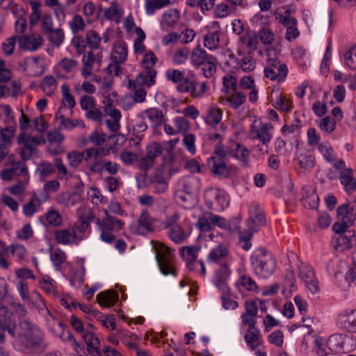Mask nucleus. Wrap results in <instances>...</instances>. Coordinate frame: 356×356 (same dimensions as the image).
I'll list each match as a JSON object with an SVG mask.
<instances>
[{
    "label": "nucleus",
    "mask_w": 356,
    "mask_h": 356,
    "mask_svg": "<svg viewBox=\"0 0 356 356\" xmlns=\"http://www.w3.org/2000/svg\"><path fill=\"white\" fill-rule=\"evenodd\" d=\"M17 342L20 350L30 351L39 346L44 339V334L40 327L26 318L19 320L16 327Z\"/></svg>",
    "instance_id": "f257e3e1"
},
{
    "label": "nucleus",
    "mask_w": 356,
    "mask_h": 356,
    "mask_svg": "<svg viewBox=\"0 0 356 356\" xmlns=\"http://www.w3.org/2000/svg\"><path fill=\"white\" fill-rule=\"evenodd\" d=\"M250 262L254 273L261 278L270 277L277 267L274 257L263 248H257L252 252Z\"/></svg>",
    "instance_id": "f03ea898"
},
{
    "label": "nucleus",
    "mask_w": 356,
    "mask_h": 356,
    "mask_svg": "<svg viewBox=\"0 0 356 356\" xmlns=\"http://www.w3.org/2000/svg\"><path fill=\"white\" fill-rule=\"evenodd\" d=\"M104 217L98 218L96 220V225L100 233V239L106 243L111 244L115 241V234L124 229V222L110 215L108 210H104Z\"/></svg>",
    "instance_id": "7ed1b4c3"
},
{
    "label": "nucleus",
    "mask_w": 356,
    "mask_h": 356,
    "mask_svg": "<svg viewBox=\"0 0 356 356\" xmlns=\"http://www.w3.org/2000/svg\"><path fill=\"white\" fill-rule=\"evenodd\" d=\"M28 176L30 175L26 163L20 161L13 154H10L0 172V178L4 181H10L17 177Z\"/></svg>",
    "instance_id": "20e7f679"
},
{
    "label": "nucleus",
    "mask_w": 356,
    "mask_h": 356,
    "mask_svg": "<svg viewBox=\"0 0 356 356\" xmlns=\"http://www.w3.org/2000/svg\"><path fill=\"white\" fill-rule=\"evenodd\" d=\"M264 72L267 79L283 83L288 75L289 70L286 65L281 63L277 58L274 51H268L267 65Z\"/></svg>",
    "instance_id": "39448f33"
},
{
    "label": "nucleus",
    "mask_w": 356,
    "mask_h": 356,
    "mask_svg": "<svg viewBox=\"0 0 356 356\" xmlns=\"http://www.w3.org/2000/svg\"><path fill=\"white\" fill-rule=\"evenodd\" d=\"M175 250L171 249L165 245H160L159 248L156 249V259L160 271L165 276H177L173 260Z\"/></svg>",
    "instance_id": "423d86ee"
},
{
    "label": "nucleus",
    "mask_w": 356,
    "mask_h": 356,
    "mask_svg": "<svg viewBox=\"0 0 356 356\" xmlns=\"http://www.w3.org/2000/svg\"><path fill=\"white\" fill-rule=\"evenodd\" d=\"M204 197L207 207L216 211H222L229 204L228 195L224 190L218 188H207L204 191Z\"/></svg>",
    "instance_id": "0eeeda50"
},
{
    "label": "nucleus",
    "mask_w": 356,
    "mask_h": 356,
    "mask_svg": "<svg viewBox=\"0 0 356 356\" xmlns=\"http://www.w3.org/2000/svg\"><path fill=\"white\" fill-rule=\"evenodd\" d=\"M226 159L214 154L208 159L207 165L211 172L216 177L227 178L235 170L236 168L232 165H227Z\"/></svg>",
    "instance_id": "6e6552de"
},
{
    "label": "nucleus",
    "mask_w": 356,
    "mask_h": 356,
    "mask_svg": "<svg viewBox=\"0 0 356 356\" xmlns=\"http://www.w3.org/2000/svg\"><path fill=\"white\" fill-rule=\"evenodd\" d=\"M156 220L152 218L147 211L141 212L136 222L131 224V232L137 235H145L149 232H154Z\"/></svg>",
    "instance_id": "1a4fd4ad"
},
{
    "label": "nucleus",
    "mask_w": 356,
    "mask_h": 356,
    "mask_svg": "<svg viewBox=\"0 0 356 356\" xmlns=\"http://www.w3.org/2000/svg\"><path fill=\"white\" fill-rule=\"evenodd\" d=\"M299 277L303 282L305 287L312 294H316L320 291L319 283L315 276L314 270L310 265L301 264L298 267Z\"/></svg>",
    "instance_id": "9d476101"
},
{
    "label": "nucleus",
    "mask_w": 356,
    "mask_h": 356,
    "mask_svg": "<svg viewBox=\"0 0 356 356\" xmlns=\"http://www.w3.org/2000/svg\"><path fill=\"white\" fill-rule=\"evenodd\" d=\"M337 325L346 331L356 333V309L341 310L336 321Z\"/></svg>",
    "instance_id": "9b49d317"
},
{
    "label": "nucleus",
    "mask_w": 356,
    "mask_h": 356,
    "mask_svg": "<svg viewBox=\"0 0 356 356\" xmlns=\"http://www.w3.org/2000/svg\"><path fill=\"white\" fill-rule=\"evenodd\" d=\"M0 330L7 331L12 338L16 337V322L8 307L0 305Z\"/></svg>",
    "instance_id": "f8f14e48"
},
{
    "label": "nucleus",
    "mask_w": 356,
    "mask_h": 356,
    "mask_svg": "<svg viewBox=\"0 0 356 356\" xmlns=\"http://www.w3.org/2000/svg\"><path fill=\"white\" fill-rule=\"evenodd\" d=\"M19 65L23 71L30 76H39L44 72V67L38 56L26 58Z\"/></svg>",
    "instance_id": "ddd939ff"
},
{
    "label": "nucleus",
    "mask_w": 356,
    "mask_h": 356,
    "mask_svg": "<svg viewBox=\"0 0 356 356\" xmlns=\"http://www.w3.org/2000/svg\"><path fill=\"white\" fill-rule=\"evenodd\" d=\"M99 150L95 147L88 148L85 151H72L67 153V159L69 165L74 168L79 167L83 161H88L92 155H98Z\"/></svg>",
    "instance_id": "4468645a"
},
{
    "label": "nucleus",
    "mask_w": 356,
    "mask_h": 356,
    "mask_svg": "<svg viewBox=\"0 0 356 356\" xmlns=\"http://www.w3.org/2000/svg\"><path fill=\"white\" fill-rule=\"evenodd\" d=\"M273 127L271 123L261 122L259 127L252 125L250 135L252 138L259 140L263 145H267L273 138L271 130Z\"/></svg>",
    "instance_id": "2eb2a0df"
},
{
    "label": "nucleus",
    "mask_w": 356,
    "mask_h": 356,
    "mask_svg": "<svg viewBox=\"0 0 356 356\" xmlns=\"http://www.w3.org/2000/svg\"><path fill=\"white\" fill-rule=\"evenodd\" d=\"M18 42L21 50L35 51L42 45L43 39L40 35L33 33L19 36Z\"/></svg>",
    "instance_id": "dca6fc26"
},
{
    "label": "nucleus",
    "mask_w": 356,
    "mask_h": 356,
    "mask_svg": "<svg viewBox=\"0 0 356 356\" xmlns=\"http://www.w3.org/2000/svg\"><path fill=\"white\" fill-rule=\"evenodd\" d=\"M78 237L70 225L65 228L56 229L54 232V239L58 244L67 245H78Z\"/></svg>",
    "instance_id": "f3484780"
},
{
    "label": "nucleus",
    "mask_w": 356,
    "mask_h": 356,
    "mask_svg": "<svg viewBox=\"0 0 356 356\" xmlns=\"http://www.w3.org/2000/svg\"><path fill=\"white\" fill-rule=\"evenodd\" d=\"M147 118L154 130L160 128L165 121L163 111L158 108H149L141 112L138 118L144 119Z\"/></svg>",
    "instance_id": "a211bd4d"
},
{
    "label": "nucleus",
    "mask_w": 356,
    "mask_h": 356,
    "mask_svg": "<svg viewBox=\"0 0 356 356\" xmlns=\"http://www.w3.org/2000/svg\"><path fill=\"white\" fill-rule=\"evenodd\" d=\"M255 325L248 324L247 333L244 336L248 346L252 350H256L262 344L261 332Z\"/></svg>",
    "instance_id": "6ab92c4d"
},
{
    "label": "nucleus",
    "mask_w": 356,
    "mask_h": 356,
    "mask_svg": "<svg viewBox=\"0 0 356 356\" xmlns=\"http://www.w3.org/2000/svg\"><path fill=\"white\" fill-rule=\"evenodd\" d=\"M179 188L187 195L197 193L200 187V180L195 176L182 177L178 182Z\"/></svg>",
    "instance_id": "aec40b11"
},
{
    "label": "nucleus",
    "mask_w": 356,
    "mask_h": 356,
    "mask_svg": "<svg viewBox=\"0 0 356 356\" xmlns=\"http://www.w3.org/2000/svg\"><path fill=\"white\" fill-rule=\"evenodd\" d=\"M339 180L348 194L356 191V179L354 177L353 170L351 168L341 170L339 175Z\"/></svg>",
    "instance_id": "412c9836"
},
{
    "label": "nucleus",
    "mask_w": 356,
    "mask_h": 356,
    "mask_svg": "<svg viewBox=\"0 0 356 356\" xmlns=\"http://www.w3.org/2000/svg\"><path fill=\"white\" fill-rule=\"evenodd\" d=\"M180 92H191L194 98H199L203 96L207 90V83L206 81L195 82L189 80L185 86H180Z\"/></svg>",
    "instance_id": "4be33fe9"
},
{
    "label": "nucleus",
    "mask_w": 356,
    "mask_h": 356,
    "mask_svg": "<svg viewBox=\"0 0 356 356\" xmlns=\"http://www.w3.org/2000/svg\"><path fill=\"white\" fill-rule=\"evenodd\" d=\"M83 339L87 345V350L92 356H103L100 350V341L98 337L91 332L83 334Z\"/></svg>",
    "instance_id": "5701e85b"
},
{
    "label": "nucleus",
    "mask_w": 356,
    "mask_h": 356,
    "mask_svg": "<svg viewBox=\"0 0 356 356\" xmlns=\"http://www.w3.org/2000/svg\"><path fill=\"white\" fill-rule=\"evenodd\" d=\"M156 76V71H143L138 74L134 81H129L130 84H135L136 86H147L148 88L152 86L155 83V79Z\"/></svg>",
    "instance_id": "b1692460"
},
{
    "label": "nucleus",
    "mask_w": 356,
    "mask_h": 356,
    "mask_svg": "<svg viewBox=\"0 0 356 356\" xmlns=\"http://www.w3.org/2000/svg\"><path fill=\"white\" fill-rule=\"evenodd\" d=\"M209 216L212 225L218 226L220 228L228 230L230 232H235L238 229L239 220L236 218L231 221H227L224 218L212 213H209Z\"/></svg>",
    "instance_id": "393cba45"
},
{
    "label": "nucleus",
    "mask_w": 356,
    "mask_h": 356,
    "mask_svg": "<svg viewBox=\"0 0 356 356\" xmlns=\"http://www.w3.org/2000/svg\"><path fill=\"white\" fill-rule=\"evenodd\" d=\"M245 312L241 315L242 323L243 325L256 324L255 319L258 313V307L257 302L253 300H247L245 302Z\"/></svg>",
    "instance_id": "a878e982"
},
{
    "label": "nucleus",
    "mask_w": 356,
    "mask_h": 356,
    "mask_svg": "<svg viewBox=\"0 0 356 356\" xmlns=\"http://www.w3.org/2000/svg\"><path fill=\"white\" fill-rule=\"evenodd\" d=\"M294 161L298 164L300 169L304 173L310 172L315 165V157L309 152L305 154L297 153Z\"/></svg>",
    "instance_id": "bb28decb"
},
{
    "label": "nucleus",
    "mask_w": 356,
    "mask_h": 356,
    "mask_svg": "<svg viewBox=\"0 0 356 356\" xmlns=\"http://www.w3.org/2000/svg\"><path fill=\"white\" fill-rule=\"evenodd\" d=\"M304 207L315 209L318 206L319 197L318 194L311 188H302V197L301 199Z\"/></svg>",
    "instance_id": "cd10ccee"
},
{
    "label": "nucleus",
    "mask_w": 356,
    "mask_h": 356,
    "mask_svg": "<svg viewBox=\"0 0 356 356\" xmlns=\"http://www.w3.org/2000/svg\"><path fill=\"white\" fill-rule=\"evenodd\" d=\"M229 153L232 154L231 157L236 159L242 165H248L250 152L245 146L235 141L232 143V147Z\"/></svg>",
    "instance_id": "c85d7f7f"
},
{
    "label": "nucleus",
    "mask_w": 356,
    "mask_h": 356,
    "mask_svg": "<svg viewBox=\"0 0 356 356\" xmlns=\"http://www.w3.org/2000/svg\"><path fill=\"white\" fill-rule=\"evenodd\" d=\"M355 237V231L348 230L344 234H341L337 236L333 242L334 246L336 250L339 251H344L350 249L352 247L353 238Z\"/></svg>",
    "instance_id": "c756f323"
},
{
    "label": "nucleus",
    "mask_w": 356,
    "mask_h": 356,
    "mask_svg": "<svg viewBox=\"0 0 356 356\" xmlns=\"http://www.w3.org/2000/svg\"><path fill=\"white\" fill-rule=\"evenodd\" d=\"M346 336L342 334L331 335L327 340L328 350L332 354H337L343 351V344Z\"/></svg>",
    "instance_id": "7c9ffc66"
},
{
    "label": "nucleus",
    "mask_w": 356,
    "mask_h": 356,
    "mask_svg": "<svg viewBox=\"0 0 356 356\" xmlns=\"http://www.w3.org/2000/svg\"><path fill=\"white\" fill-rule=\"evenodd\" d=\"M212 55L207 52L200 46L194 48L190 54L191 64L195 68L200 67Z\"/></svg>",
    "instance_id": "2f4dec72"
},
{
    "label": "nucleus",
    "mask_w": 356,
    "mask_h": 356,
    "mask_svg": "<svg viewBox=\"0 0 356 356\" xmlns=\"http://www.w3.org/2000/svg\"><path fill=\"white\" fill-rule=\"evenodd\" d=\"M15 131L16 129L13 126L0 129V150H8L10 148Z\"/></svg>",
    "instance_id": "473e14b6"
},
{
    "label": "nucleus",
    "mask_w": 356,
    "mask_h": 356,
    "mask_svg": "<svg viewBox=\"0 0 356 356\" xmlns=\"http://www.w3.org/2000/svg\"><path fill=\"white\" fill-rule=\"evenodd\" d=\"M96 299L100 306L110 307L118 302V294L115 291L108 290L97 294Z\"/></svg>",
    "instance_id": "72a5a7b5"
},
{
    "label": "nucleus",
    "mask_w": 356,
    "mask_h": 356,
    "mask_svg": "<svg viewBox=\"0 0 356 356\" xmlns=\"http://www.w3.org/2000/svg\"><path fill=\"white\" fill-rule=\"evenodd\" d=\"M228 255V250L223 245H218L211 249L207 256L209 264H218L224 261Z\"/></svg>",
    "instance_id": "f704fd0d"
},
{
    "label": "nucleus",
    "mask_w": 356,
    "mask_h": 356,
    "mask_svg": "<svg viewBox=\"0 0 356 356\" xmlns=\"http://www.w3.org/2000/svg\"><path fill=\"white\" fill-rule=\"evenodd\" d=\"M59 327L62 330V332L60 334V338L63 341L69 342L72 346L74 351L80 356H83L85 354L83 348L78 343V341L74 337L72 333L67 330L65 331L63 327V324L61 322L58 323Z\"/></svg>",
    "instance_id": "c9c22d12"
},
{
    "label": "nucleus",
    "mask_w": 356,
    "mask_h": 356,
    "mask_svg": "<svg viewBox=\"0 0 356 356\" xmlns=\"http://www.w3.org/2000/svg\"><path fill=\"white\" fill-rule=\"evenodd\" d=\"M127 44L124 42H119L113 47L111 52V60L121 64L127 60Z\"/></svg>",
    "instance_id": "e433bc0d"
},
{
    "label": "nucleus",
    "mask_w": 356,
    "mask_h": 356,
    "mask_svg": "<svg viewBox=\"0 0 356 356\" xmlns=\"http://www.w3.org/2000/svg\"><path fill=\"white\" fill-rule=\"evenodd\" d=\"M168 236L174 243L181 244L187 240L190 233L184 230L181 225H178L168 229Z\"/></svg>",
    "instance_id": "4c0bfd02"
},
{
    "label": "nucleus",
    "mask_w": 356,
    "mask_h": 356,
    "mask_svg": "<svg viewBox=\"0 0 356 356\" xmlns=\"http://www.w3.org/2000/svg\"><path fill=\"white\" fill-rule=\"evenodd\" d=\"M337 211L339 220H350L351 223L353 224L356 216V210L354 208L353 204H341L337 208Z\"/></svg>",
    "instance_id": "58836bf2"
},
{
    "label": "nucleus",
    "mask_w": 356,
    "mask_h": 356,
    "mask_svg": "<svg viewBox=\"0 0 356 356\" xmlns=\"http://www.w3.org/2000/svg\"><path fill=\"white\" fill-rule=\"evenodd\" d=\"M99 54L95 55L92 51H87L84 54L82 62L83 63V67L81 70V74L87 78L92 70V66L95 62H99Z\"/></svg>",
    "instance_id": "ea45409f"
},
{
    "label": "nucleus",
    "mask_w": 356,
    "mask_h": 356,
    "mask_svg": "<svg viewBox=\"0 0 356 356\" xmlns=\"http://www.w3.org/2000/svg\"><path fill=\"white\" fill-rule=\"evenodd\" d=\"M70 227L71 228H73L75 234L78 237H80V238L78 239L79 243L87 238L90 233V223L88 221L83 219H81L76 222L72 225H70Z\"/></svg>",
    "instance_id": "a19ab883"
},
{
    "label": "nucleus",
    "mask_w": 356,
    "mask_h": 356,
    "mask_svg": "<svg viewBox=\"0 0 356 356\" xmlns=\"http://www.w3.org/2000/svg\"><path fill=\"white\" fill-rule=\"evenodd\" d=\"M151 185L155 193L161 194L165 193L168 188V184L163 175L159 172H156L151 178Z\"/></svg>",
    "instance_id": "79ce46f5"
},
{
    "label": "nucleus",
    "mask_w": 356,
    "mask_h": 356,
    "mask_svg": "<svg viewBox=\"0 0 356 356\" xmlns=\"http://www.w3.org/2000/svg\"><path fill=\"white\" fill-rule=\"evenodd\" d=\"M42 201L35 194L32 195L30 200L22 207V212L26 217H32L35 213L40 211Z\"/></svg>",
    "instance_id": "37998d69"
},
{
    "label": "nucleus",
    "mask_w": 356,
    "mask_h": 356,
    "mask_svg": "<svg viewBox=\"0 0 356 356\" xmlns=\"http://www.w3.org/2000/svg\"><path fill=\"white\" fill-rule=\"evenodd\" d=\"M165 76L168 80L177 84V90L180 92V86H185L188 83L189 79L186 78L184 73L179 70H168L165 72Z\"/></svg>",
    "instance_id": "c03bdc74"
},
{
    "label": "nucleus",
    "mask_w": 356,
    "mask_h": 356,
    "mask_svg": "<svg viewBox=\"0 0 356 356\" xmlns=\"http://www.w3.org/2000/svg\"><path fill=\"white\" fill-rule=\"evenodd\" d=\"M170 0H145L144 8L147 15H153L157 10L168 6Z\"/></svg>",
    "instance_id": "a18cd8bd"
},
{
    "label": "nucleus",
    "mask_w": 356,
    "mask_h": 356,
    "mask_svg": "<svg viewBox=\"0 0 356 356\" xmlns=\"http://www.w3.org/2000/svg\"><path fill=\"white\" fill-rule=\"evenodd\" d=\"M228 95L225 99L233 109H238L246 102L245 95L241 91L234 90L232 92H229Z\"/></svg>",
    "instance_id": "49530a36"
},
{
    "label": "nucleus",
    "mask_w": 356,
    "mask_h": 356,
    "mask_svg": "<svg viewBox=\"0 0 356 356\" xmlns=\"http://www.w3.org/2000/svg\"><path fill=\"white\" fill-rule=\"evenodd\" d=\"M222 115V111L216 106L209 108L207 115L204 118L207 124L215 127L221 121Z\"/></svg>",
    "instance_id": "de8ad7c7"
},
{
    "label": "nucleus",
    "mask_w": 356,
    "mask_h": 356,
    "mask_svg": "<svg viewBox=\"0 0 356 356\" xmlns=\"http://www.w3.org/2000/svg\"><path fill=\"white\" fill-rule=\"evenodd\" d=\"M17 143L19 144H23L24 147L20 151V156L22 158V160L23 162H26V161L29 160L34 152H35V147L29 144V142H26L24 140V134H20L17 137Z\"/></svg>",
    "instance_id": "09e8293b"
},
{
    "label": "nucleus",
    "mask_w": 356,
    "mask_h": 356,
    "mask_svg": "<svg viewBox=\"0 0 356 356\" xmlns=\"http://www.w3.org/2000/svg\"><path fill=\"white\" fill-rule=\"evenodd\" d=\"M220 43L219 31H211L205 34L204 37V46L213 51L218 48Z\"/></svg>",
    "instance_id": "8fccbe9b"
},
{
    "label": "nucleus",
    "mask_w": 356,
    "mask_h": 356,
    "mask_svg": "<svg viewBox=\"0 0 356 356\" xmlns=\"http://www.w3.org/2000/svg\"><path fill=\"white\" fill-rule=\"evenodd\" d=\"M26 304L30 307L33 306L35 307L40 314H43L44 312L49 313L41 295L37 291H33L31 293V299Z\"/></svg>",
    "instance_id": "3c124183"
},
{
    "label": "nucleus",
    "mask_w": 356,
    "mask_h": 356,
    "mask_svg": "<svg viewBox=\"0 0 356 356\" xmlns=\"http://www.w3.org/2000/svg\"><path fill=\"white\" fill-rule=\"evenodd\" d=\"M179 19V14L178 10L177 9H170L163 14L161 25L173 27L177 24Z\"/></svg>",
    "instance_id": "603ef678"
},
{
    "label": "nucleus",
    "mask_w": 356,
    "mask_h": 356,
    "mask_svg": "<svg viewBox=\"0 0 356 356\" xmlns=\"http://www.w3.org/2000/svg\"><path fill=\"white\" fill-rule=\"evenodd\" d=\"M46 226L58 227L62 224V216L58 211L51 208L45 214Z\"/></svg>",
    "instance_id": "864d4df0"
},
{
    "label": "nucleus",
    "mask_w": 356,
    "mask_h": 356,
    "mask_svg": "<svg viewBox=\"0 0 356 356\" xmlns=\"http://www.w3.org/2000/svg\"><path fill=\"white\" fill-rule=\"evenodd\" d=\"M217 59L215 56L209 57L207 60L201 66L203 76L207 79L211 78L216 72Z\"/></svg>",
    "instance_id": "5fc2aeb1"
},
{
    "label": "nucleus",
    "mask_w": 356,
    "mask_h": 356,
    "mask_svg": "<svg viewBox=\"0 0 356 356\" xmlns=\"http://www.w3.org/2000/svg\"><path fill=\"white\" fill-rule=\"evenodd\" d=\"M85 273L86 269L83 264L81 263L79 268L70 277V284L76 289L81 287L84 282Z\"/></svg>",
    "instance_id": "6e6d98bb"
},
{
    "label": "nucleus",
    "mask_w": 356,
    "mask_h": 356,
    "mask_svg": "<svg viewBox=\"0 0 356 356\" xmlns=\"http://www.w3.org/2000/svg\"><path fill=\"white\" fill-rule=\"evenodd\" d=\"M56 88L57 82L53 76L47 75L43 78L42 81V89L47 95H53Z\"/></svg>",
    "instance_id": "4d7b16f0"
},
{
    "label": "nucleus",
    "mask_w": 356,
    "mask_h": 356,
    "mask_svg": "<svg viewBox=\"0 0 356 356\" xmlns=\"http://www.w3.org/2000/svg\"><path fill=\"white\" fill-rule=\"evenodd\" d=\"M200 248L197 246H184L179 250L181 258L184 260H197Z\"/></svg>",
    "instance_id": "13d9d810"
},
{
    "label": "nucleus",
    "mask_w": 356,
    "mask_h": 356,
    "mask_svg": "<svg viewBox=\"0 0 356 356\" xmlns=\"http://www.w3.org/2000/svg\"><path fill=\"white\" fill-rule=\"evenodd\" d=\"M61 92L63 95L62 104L67 108L68 110H72L76 105V102L73 95L70 93V88L66 84H63L61 86Z\"/></svg>",
    "instance_id": "bf43d9fd"
},
{
    "label": "nucleus",
    "mask_w": 356,
    "mask_h": 356,
    "mask_svg": "<svg viewBox=\"0 0 356 356\" xmlns=\"http://www.w3.org/2000/svg\"><path fill=\"white\" fill-rule=\"evenodd\" d=\"M156 61L157 58L152 51L145 52L141 60V67L143 70H146L147 71L155 70L154 66Z\"/></svg>",
    "instance_id": "052dcab7"
},
{
    "label": "nucleus",
    "mask_w": 356,
    "mask_h": 356,
    "mask_svg": "<svg viewBox=\"0 0 356 356\" xmlns=\"http://www.w3.org/2000/svg\"><path fill=\"white\" fill-rule=\"evenodd\" d=\"M232 143H235V140H229L226 145L221 142H218L215 146L214 154L224 159L231 157L232 154H229V152L231 151V147H232Z\"/></svg>",
    "instance_id": "680f3d73"
},
{
    "label": "nucleus",
    "mask_w": 356,
    "mask_h": 356,
    "mask_svg": "<svg viewBox=\"0 0 356 356\" xmlns=\"http://www.w3.org/2000/svg\"><path fill=\"white\" fill-rule=\"evenodd\" d=\"M78 62L72 58H64L58 63V66L67 74H74L78 67Z\"/></svg>",
    "instance_id": "e2e57ef3"
},
{
    "label": "nucleus",
    "mask_w": 356,
    "mask_h": 356,
    "mask_svg": "<svg viewBox=\"0 0 356 356\" xmlns=\"http://www.w3.org/2000/svg\"><path fill=\"white\" fill-rule=\"evenodd\" d=\"M49 40L56 47H59L65 39L64 31L61 29H56L47 34Z\"/></svg>",
    "instance_id": "0e129e2a"
},
{
    "label": "nucleus",
    "mask_w": 356,
    "mask_h": 356,
    "mask_svg": "<svg viewBox=\"0 0 356 356\" xmlns=\"http://www.w3.org/2000/svg\"><path fill=\"white\" fill-rule=\"evenodd\" d=\"M233 6H229L227 3L222 2L216 6L213 14L216 18H225L229 15L234 10Z\"/></svg>",
    "instance_id": "69168bd1"
},
{
    "label": "nucleus",
    "mask_w": 356,
    "mask_h": 356,
    "mask_svg": "<svg viewBox=\"0 0 356 356\" xmlns=\"http://www.w3.org/2000/svg\"><path fill=\"white\" fill-rule=\"evenodd\" d=\"M30 176L24 177L22 180L18 181L16 184L8 188L9 192L14 195H19L22 194L29 182Z\"/></svg>",
    "instance_id": "338daca9"
},
{
    "label": "nucleus",
    "mask_w": 356,
    "mask_h": 356,
    "mask_svg": "<svg viewBox=\"0 0 356 356\" xmlns=\"http://www.w3.org/2000/svg\"><path fill=\"white\" fill-rule=\"evenodd\" d=\"M344 62L350 69L356 70V45L350 48L345 54Z\"/></svg>",
    "instance_id": "774afa93"
}]
</instances>
